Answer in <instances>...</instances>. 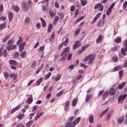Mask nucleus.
Instances as JSON below:
<instances>
[{"label": "nucleus", "mask_w": 127, "mask_h": 127, "mask_svg": "<svg viewBox=\"0 0 127 127\" xmlns=\"http://www.w3.org/2000/svg\"><path fill=\"white\" fill-rule=\"evenodd\" d=\"M96 57V55L95 54H90L87 56L84 60L83 62H86L88 60H89L88 62V64H92L94 62V60H95V58Z\"/></svg>", "instance_id": "obj_1"}, {"label": "nucleus", "mask_w": 127, "mask_h": 127, "mask_svg": "<svg viewBox=\"0 0 127 127\" xmlns=\"http://www.w3.org/2000/svg\"><path fill=\"white\" fill-rule=\"evenodd\" d=\"M127 40L125 42V47L122 48L121 53L123 56H127Z\"/></svg>", "instance_id": "obj_2"}, {"label": "nucleus", "mask_w": 127, "mask_h": 127, "mask_svg": "<svg viewBox=\"0 0 127 127\" xmlns=\"http://www.w3.org/2000/svg\"><path fill=\"white\" fill-rule=\"evenodd\" d=\"M115 4L116 3L115 2H113L111 5L110 6V7L108 8V10L106 12V15H110L111 13H112V10L113 8H114V6H115Z\"/></svg>", "instance_id": "obj_3"}, {"label": "nucleus", "mask_w": 127, "mask_h": 127, "mask_svg": "<svg viewBox=\"0 0 127 127\" xmlns=\"http://www.w3.org/2000/svg\"><path fill=\"white\" fill-rule=\"evenodd\" d=\"M22 8L25 12H26L28 9V6L24 1H23L22 3Z\"/></svg>", "instance_id": "obj_4"}, {"label": "nucleus", "mask_w": 127, "mask_h": 127, "mask_svg": "<svg viewBox=\"0 0 127 127\" xmlns=\"http://www.w3.org/2000/svg\"><path fill=\"white\" fill-rule=\"evenodd\" d=\"M82 45V43L80 42V41H77L73 45V49H77L78 47H80V46Z\"/></svg>", "instance_id": "obj_5"}, {"label": "nucleus", "mask_w": 127, "mask_h": 127, "mask_svg": "<svg viewBox=\"0 0 127 127\" xmlns=\"http://www.w3.org/2000/svg\"><path fill=\"white\" fill-rule=\"evenodd\" d=\"M126 84H127V82H123V83L119 84L118 87L116 88V89H119V90H123L125 86H126Z\"/></svg>", "instance_id": "obj_6"}, {"label": "nucleus", "mask_w": 127, "mask_h": 127, "mask_svg": "<svg viewBox=\"0 0 127 127\" xmlns=\"http://www.w3.org/2000/svg\"><path fill=\"white\" fill-rule=\"evenodd\" d=\"M25 42L21 43L19 45V52H22L23 50H24V47L25 46Z\"/></svg>", "instance_id": "obj_7"}, {"label": "nucleus", "mask_w": 127, "mask_h": 127, "mask_svg": "<svg viewBox=\"0 0 127 127\" xmlns=\"http://www.w3.org/2000/svg\"><path fill=\"white\" fill-rule=\"evenodd\" d=\"M101 13H97L96 16L94 17L92 22L91 23V24H94V23H95V22L97 21V20L98 19V18H100V16H101Z\"/></svg>", "instance_id": "obj_8"}, {"label": "nucleus", "mask_w": 127, "mask_h": 127, "mask_svg": "<svg viewBox=\"0 0 127 127\" xmlns=\"http://www.w3.org/2000/svg\"><path fill=\"white\" fill-rule=\"evenodd\" d=\"M109 94L110 96H114L116 94V89H114L113 87H111L109 90Z\"/></svg>", "instance_id": "obj_9"}, {"label": "nucleus", "mask_w": 127, "mask_h": 127, "mask_svg": "<svg viewBox=\"0 0 127 127\" xmlns=\"http://www.w3.org/2000/svg\"><path fill=\"white\" fill-rule=\"evenodd\" d=\"M127 97V94H124V95H121L118 97V102H122V101L125 100Z\"/></svg>", "instance_id": "obj_10"}, {"label": "nucleus", "mask_w": 127, "mask_h": 127, "mask_svg": "<svg viewBox=\"0 0 127 127\" xmlns=\"http://www.w3.org/2000/svg\"><path fill=\"white\" fill-rule=\"evenodd\" d=\"M69 106H70V101H67L64 103V111H67L68 108H69Z\"/></svg>", "instance_id": "obj_11"}, {"label": "nucleus", "mask_w": 127, "mask_h": 127, "mask_svg": "<svg viewBox=\"0 0 127 127\" xmlns=\"http://www.w3.org/2000/svg\"><path fill=\"white\" fill-rule=\"evenodd\" d=\"M6 49L8 50H13V49H16V45H12L8 46L6 48Z\"/></svg>", "instance_id": "obj_12"}, {"label": "nucleus", "mask_w": 127, "mask_h": 127, "mask_svg": "<svg viewBox=\"0 0 127 127\" xmlns=\"http://www.w3.org/2000/svg\"><path fill=\"white\" fill-rule=\"evenodd\" d=\"M8 15L9 20L10 22L12 20V19L13 18V13H12V12H8Z\"/></svg>", "instance_id": "obj_13"}, {"label": "nucleus", "mask_w": 127, "mask_h": 127, "mask_svg": "<svg viewBox=\"0 0 127 127\" xmlns=\"http://www.w3.org/2000/svg\"><path fill=\"white\" fill-rule=\"evenodd\" d=\"M68 52H69V47H67L65 48L64 51H63V52L61 54L62 56H63V55H64V54H66V55H67V54H68Z\"/></svg>", "instance_id": "obj_14"}, {"label": "nucleus", "mask_w": 127, "mask_h": 127, "mask_svg": "<svg viewBox=\"0 0 127 127\" xmlns=\"http://www.w3.org/2000/svg\"><path fill=\"white\" fill-rule=\"evenodd\" d=\"M19 107H20V105H18L17 107H15L14 108L12 109L11 111H10V114H13L15 112H16V111H17V110L19 109Z\"/></svg>", "instance_id": "obj_15"}, {"label": "nucleus", "mask_w": 127, "mask_h": 127, "mask_svg": "<svg viewBox=\"0 0 127 127\" xmlns=\"http://www.w3.org/2000/svg\"><path fill=\"white\" fill-rule=\"evenodd\" d=\"M109 91H106L104 93H103L102 95V99L103 100H106L107 98L109 96Z\"/></svg>", "instance_id": "obj_16"}, {"label": "nucleus", "mask_w": 127, "mask_h": 127, "mask_svg": "<svg viewBox=\"0 0 127 127\" xmlns=\"http://www.w3.org/2000/svg\"><path fill=\"white\" fill-rule=\"evenodd\" d=\"M9 37H10V35H7L2 39V42L3 43H4V42H6V41H7V40L8 39V38H9Z\"/></svg>", "instance_id": "obj_17"}, {"label": "nucleus", "mask_w": 127, "mask_h": 127, "mask_svg": "<svg viewBox=\"0 0 127 127\" xmlns=\"http://www.w3.org/2000/svg\"><path fill=\"white\" fill-rule=\"evenodd\" d=\"M40 20L42 22V27H46L47 24H46V21H45V20H44L42 18H41Z\"/></svg>", "instance_id": "obj_18"}, {"label": "nucleus", "mask_w": 127, "mask_h": 127, "mask_svg": "<svg viewBox=\"0 0 127 127\" xmlns=\"http://www.w3.org/2000/svg\"><path fill=\"white\" fill-rule=\"evenodd\" d=\"M103 39V36L102 35H99V37L97 38L96 40V43L98 44L102 41V40Z\"/></svg>", "instance_id": "obj_19"}, {"label": "nucleus", "mask_w": 127, "mask_h": 127, "mask_svg": "<svg viewBox=\"0 0 127 127\" xmlns=\"http://www.w3.org/2000/svg\"><path fill=\"white\" fill-rule=\"evenodd\" d=\"M117 121L118 124H123L124 121H125V118H124V116H122V117L118 118Z\"/></svg>", "instance_id": "obj_20"}, {"label": "nucleus", "mask_w": 127, "mask_h": 127, "mask_svg": "<svg viewBox=\"0 0 127 127\" xmlns=\"http://www.w3.org/2000/svg\"><path fill=\"white\" fill-rule=\"evenodd\" d=\"M42 115H43V113L42 112L38 113L37 114V116L35 117V120L37 121V120H38Z\"/></svg>", "instance_id": "obj_21"}, {"label": "nucleus", "mask_w": 127, "mask_h": 127, "mask_svg": "<svg viewBox=\"0 0 127 127\" xmlns=\"http://www.w3.org/2000/svg\"><path fill=\"white\" fill-rule=\"evenodd\" d=\"M52 29H53V25L52 24H50L48 28V32L50 33V32L52 31Z\"/></svg>", "instance_id": "obj_22"}, {"label": "nucleus", "mask_w": 127, "mask_h": 127, "mask_svg": "<svg viewBox=\"0 0 127 127\" xmlns=\"http://www.w3.org/2000/svg\"><path fill=\"white\" fill-rule=\"evenodd\" d=\"M91 97H92V95L91 94H87L85 98V102L86 103H88V102H89L90 99H91Z\"/></svg>", "instance_id": "obj_23"}, {"label": "nucleus", "mask_w": 127, "mask_h": 127, "mask_svg": "<svg viewBox=\"0 0 127 127\" xmlns=\"http://www.w3.org/2000/svg\"><path fill=\"white\" fill-rule=\"evenodd\" d=\"M76 105H77V99L74 98L72 100V101L71 102V106L72 107H75V106H76Z\"/></svg>", "instance_id": "obj_24"}, {"label": "nucleus", "mask_w": 127, "mask_h": 127, "mask_svg": "<svg viewBox=\"0 0 127 127\" xmlns=\"http://www.w3.org/2000/svg\"><path fill=\"white\" fill-rule=\"evenodd\" d=\"M89 122L90 124H92V123L94 122V116L90 115L89 116Z\"/></svg>", "instance_id": "obj_25"}, {"label": "nucleus", "mask_w": 127, "mask_h": 127, "mask_svg": "<svg viewBox=\"0 0 127 127\" xmlns=\"http://www.w3.org/2000/svg\"><path fill=\"white\" fill-rule=\"evenodd\" d=\"M113 111H110L108 113V114L107 116L106 119L108 121H109V120H110V119H111V117L112 116V115H113Z\"/></svg>", "instance_id": "obj_26"}, {"label": "nucleus", "mask_w": 127, "mask_h": 127, "mask_svg": "<svg viewBox=\"0 0 127 127\" xmlns=\"http://www.w3.org/2000/svg\"><path fill=\"white\" fill-rule=\"evenodd\" d=\"M30 22V18H29V17H27L24 21V24H25V25H27V24H28V23H29Z\"/></svg>", "instance_id": "obj_27"}, {"label": "nucleus", "mask_w": 127, "mask_h": 127, "mask_svg": "<svg viewBox=\"0 0 127 127\" xmlns=\"http://www.w3.org/2000/svg\"><path fill=\"white\" fill-rule=\"evenodd\" d=\"M84 18H85V17H84V16H82V17H80L78 19L76 20L74 22V24H77V23L80 22V21H81V20H83V19H84Z\"/></svg>", "instance_id": "obj_28"}, {"label": "nucleus", "mask_w": 127, "mask_h": 127, "mask_svg": "<svg viewBox=\"0 0 127 127\" xmlns=\"http://www.w3.org/2000/svg\"><path fill=\"white\" fill-rule=\"evenodd\" d=\"M122 69V66L118 65L117 66H116L114 69H113V72H116V71H119V70H121Z\"/></svg>", "instance_id": "obj_29"}, {"label": "nucleus", "mask_w": 127, "mask_h": 127, "mask_svg": "<svg viewBox=\"0 0 127 127\" xmlns=\"http://www.w3.org/2000/svg\"><path fill=\"white\" fill-rule=\"evenodd\" d=\"M49 13L51 17H54L56 15V14L53 10H50Z\"/></svg>", "instance_id": "obj_30"}, {"label": "nucleus", "mask_w": 127, "mask_h": 127, "mask_svg": "<svg viewBox=\"0 0 127 127\" xmlns=\"http://www.w3.org/2000/svg\"><path fill=\"white\" fill-rule=\"evenodd\" d=\"M68 42H69V38H67L63 42L64 46H67L68 45Z\"/></svg>", "instance_id": "obj_31"}, {"label": "nucleus", "mask_w": 127, "mask_h": 127, "mask_svg": "<svg viewBox=\"0 0 127 127\" xmlns=\"http://www.w3.org/2000/svg\"><path fill=\"white\" fill-rule=\"evenodd\" d=\"M13 8L14 10L16 11V12H18V11H19V8L17 5L13 6Z\"/></svg>", "instance_id": "obj_32"}, {"label": "nucleus", "mask_w": 127, "mask_h": 127, "mask_svg": "<svg viewBox=\"0 0 127 127\" xmlns=\"http://www.w3.org/2000/svg\"><path fill=\"white\" fill-rule=\"evenodd\" d=\"M20 56L22 58H25V57H26V52L23 51L20 54Z\"/></svg>", "instance_id": "obj_33"}, {"label": "nucleus", "mask_w": 127, "mask_h": 127, "mask_svg": "<svg viewBox=\"0 0 127 127\" xmlns=\"http://www.w3.org/2000/svg\"><path fill=\"white\" fill-rule=\"evenodd\" d=\"M17 118L19 120H22L23 118H24V114H20L17 116Z\"/></svg>", "instance_id": "obj_34"}, {"label": "nucleus", "mask_w": 127, "mask_h": 127, "mask_svg": "<svg viewBox=\"0 0 127 127\" xmlns=\"http://www.w3.org/2000/svg\"><path fill=\"white\" fill-rule=\"evenodd\" d=\"M55 37V33L54 32L52 33L51 37L49 39L50 41H52L54 39V37Z\"/></svg>", "instance_id": "obj_35"}, {"label": "nucleus", "mask_w": 127, "mask_h": 127, "mask_svg": "<svg viewBox=\"0 0 127 127\" xmlns=\"http://www.w3.org/2000/svg\"><path fill=\"white\" fill-rule=\"evenodd\" d=\"M10 77L13 78V80H15L17 77V75L15 74H11Z\"/></svg>", "instance_id": "obj_36"}, {"label": "nucleus", "mask_w": 127, "mask_h": 127, "mask_svg": "<svg viewBox=\"0 0 127 127\" xmlns=\"http://www.w3.org/2000/svg\"><path fill=\"white\" fill-rule=\"evenodd\" d=\"M66 58H67V55L65 54L64 56H63L60 59V61H65L66 60Z\"/></svg>", "instance_id": "obj_37"}, {"label": "nucleus", "mask_w": 127, "mask_h": 127, "mask_svg": "<svg viewBox=\"0 0 127 127\" xmlns=\"http://www.w3.org/2000/svg\"><path fill=\"white\" fill-rule=\"evenodd\" d=\"M115 42H116V43H121V42H122V38H118L116 39L115 40Z\"/></svg>", "instance_id": "obj_38"}, {"label": "nucleus", "mask_w": 127, "mask_h": 127, "mask_svg": "<svg viewBox=\"0 0 127 127\" xmlns=\"http://www.w3.org/2000/svg\"><path fill=\"white\" fill-rule=\"evenodd\" d=\"M22 41H23L22 37H19V40H18V41L17 42V46L19 45L20 44V43H21V42Z\"/></svg>", "instance_id": "obj_39"}, {"label": "nucleus", "mask_w": 127, "mask_h": 127, "mask_svg": "<svg viewBox=\"0 0 127 127\" xmlns=\"http://www.w3.org/2000/svg\"><path fill=\"white\" fill-rule=\"evenodd\" d=\"M2 54L3 55V57H7V52L6 51V49L4 50Z\"/></svg>", "instance_id": "obj_40"}, {"label": "nucleus", "mask_w": 127, "mask_h": 127, "mask_svg": "<svg viewBox=\"0 0 127 127\" xmlns=\"http://www.w3.org/2000/svg\"><path fill=\"white\" fill-rule=\"evenodd\" d=\"M61 74H58V75L57 76V78L55 79V82H57V81H59V80H60L61 79Z\"/></svg>", "instance_id": "obj_41"}, {"label": "nucleus", "mask_w": 127, "mask_h": 127, "mask_svg": "<svg viewBox=\"0 0 127 127\" xmlns=\"http://www.w3.org/2000/svg\"><path fill=\"white\" fill-rule=\"evenodd\" d=\"M119 78L122 79L123 78V75H124V71L123 70H120L119 72Z\"/></svg>", "instance_id": "obj_42"}, {"label": "nucleus", "mask_w": 127, "mask_h": 127, "mask_svg": "<svg viewBox=\"0 0 127 127\" xmlns=\"http://www.w3.org/2000/svg\"><path fill=\"white\" fill-rule=\"evenodd\" d=\"M9 63L10 65H15L16 64V61L15 60H10Z\"/></svg>", "instance_id": "obj_43"}, {"label": "nucleus", "mask_w": 127, "mask_h": 127, "mask_svg": "<svg viewBox=\"0 0 127 127\" xmlns=\"http://www.w3.org/2000/svg\"><path fill=\"white\" fill-rule=\"evenodd\" d=\"M113 60L114 62H118V61H119V58H118L117 56H115L113 58Z\"/></svg>", "instance_id": "obj_44"}, {"label": "nucleus", "mask_w": 127, "mask_h": 127, "mask_svg": "<svg viewBox=\"0 0 127 127\" xmlns=\"http://www.w3.org/2000/svg\"><path fill=\"white\" fill-rule=\"evenodd\" d=\"M50 76H51V72H49V74H47L46 76L45 77L44 79L47 80L50 78Z\"/></svg>", "instance_id": "obj_45"}, {"label": "nucleus", "mask_w": 127, "mask_h": 127, "mask_svg": "<svg viewBox=\"0 0 127 127\" xmlns=\"http://www.w3.org/2000/svg\"><path fill=\"white\" fill-rule=\"evenodd\" d=\"M3 74L5 79H6V80H7V79H8V76H9V74L6 72H4Z\"/></svg>", "instance_id": "obj_46"}, {"label": "nucleus", "mask_w": 127, "mask_h": 127, "mask_svg": "<svg viewBox=\"0 0 127 127\" xmlns=\"http://www.w3.org/2000/svg\"><path fill=\"white\" fill-rule=\"evenodd\" d=\"M14 42V41H13V40H12L8 41L7 42L8 46L12 45V44H13Z\"/></svg>", "instance_id": "obj_47"}, {"label": "nucleus", "mask_w": 127, "mask_h": 127, "mask_svg": "<svg viewBox=\"0 0 127 127\" xmlns=\"http://www.w3.org/2000/svg\"><path fill=\"white\" fill-rule=\"evenodd\" d=\"M32 124H33V122L32 121H29L27 124L26 127H30L32 125Z\"/></svg>", "instance_id": "obj_48"}, {"label": "nucleus", "mask_w": 127, "mask_h": 127, "mask_svg": "<svg viewBox=\"0 0 127 127\" xmlns=\"http://www.w3.org/2000/svg\"><path fill=\"white\" fill-rule=\"evenodd\" d=\"M33 101V98H30L27 99V103L28 104H31L32 102Z\"/></svg>", "instance_id": "obj_49"}, {"label": "nucleus", "mask_w": 127, "mask_h": 127, "mask_svg": "<svg viewBox=\"0 0 127 127\" xmlns=\"http://www.w3.org/2000/svg\"><path fill=\"white\" fill-rule=\"evenodd\" d=\"M101 3H98L96 5H95L94 6V9H97V8H100V7L101 5Z\"/></svg>", "instance_id": "obj_50"}, {"label": "nucleus", "mask_w": 127, "mask_h": 127, "mask_svg": "<svg viewBox=\"0 0 127 127\" xmlns=\"http://www.w3.org/2000/svg\"><path fill=\"white\" fill-rule=\"evenodd\" d=\"M43 80V79L42 78L38 80V81H37V86H39V85H40V83H41V82H42Z\"/></svg>", "instance_id": "obj_51"}, {"label": "nucleus", "mask_w": 127, "mask_h": 127, "mask_svg": "<svg viewBox=\"0 0 127 127\" xmlns=\"http://www.w3.org/2000/svg\"><path fill=\"white\" fill-rule=\"evenodd\" d=\"M5 26V25H4V23L0 24V31L2 30V29H4Z\"/></svg>", "instance_id": "obj_52"}, {"label": "nucleus", "mask_w": 127, "mask_h": 127, "mask_svg": "<svg viewBox=\"0 0 127 127\" xmlns=\"http://www.w3.org/2000/svg\"><path fill=\"white\" fill-rule=\"evenodd\" d=\"M81 4L82 6H84L85 4H87V1L86 0H81Z\"/></svg>", "instance_id": "obj_53"}, {"label": "nucleus", "mask_w": 127, "mask_h": 127, "mask_svg": "<svg viewBox=\"0 0 127 127\" xmlns=\"http://www.w3.org/2000/svg\"><path fill=\"white\" fill-rule=\"evenodd\" d=\"M127 1H125L124 2V3H123V9H126V8H127Z\"/></svg>", "instance_id": "obj_54"}, {"label": "nucleus", "mask_w": 127, "mask_h": 127, "mask_svg": "<svg viewBox=\"0 0 127 127\" xmlns=\"http://www.w3.org/2000/svg\"><path fill=\"white\" fill-rule=\"evenodd\" d=\"M80 67H83L84 69H87V68H88V66L86 65L85 64H80Z\"/></svg>", "instance_id": "obj_55"}, {"label": "nucleus", "mask_w": 127, "mask_h": 127, "mask_svg": "<svg viewBox=\"0 0 127 127\" xmlns=\"http://www.w3.org/2000/svg\"><path fill=\"white\" fill-rule=\"evenodd\" d=\"M0 20H2L3 21H5V20H6V17H5V16H1L0 17Z\"/></svg>", "instance_id": "obj_56"}, {"label": "nucleus", "mask_w": 127, "mask_h": 127, "mask_svg": "<svg viewBox=\"0 0 127 127\" xmlns=\"http://www.w3.org/2000/svg\"><path fill=\"white\" fill-rule=\"evenodd\" d=\"M59 20V16H56L55 18L54 21H55L56 23H57Z\"/></svg>", "instance_id": "obj_57"}, {"label": "nucleus", "mask_w": 127, "mask_h": 127, "mask_svg": "<svg viewBox=\"0 0 127 127\" xmlns=\"http://www.w3.org/2000/svg\"><path fill=\"white\" fill-rule=\"evenodd\" d=\"M63 93H64V90H62L57 94V96H58V97H60V96L62 95Z\"/></svg>", "instance_id": "obj_58"}, {"label": "nucleus", "mask_w": 127, "mask_h": 127, "mask_svg": "<svg viewBox=\"0 0 127 127\" xmlns=\"http://www.w3.org/2000/svg\"><path fill=\"white\" fill-rule=\"evenodd\" d=\"M35 66H36V62H33L32 64L31 65V67L32 68H34V67H35Z\"/></svg>", "instance_id": "obj_59"}, {"label": "nucleus", "mask_w": 127, "mask_h": 127, "mask_svg": "<svg viewBox=\"0 0 127 127\" xmlns=\"http://www.w3.org/2000/svg\"><path fill=\"white\" fill-rule=\"evenodd\" d=\"M3 11V5L0 4V12Z\"/></svg>", "instance_id": "obj_60"}, {"label": "nucleus", "mask_w": 127, "mask_h": 127, "mask_svg": "<svg viewBox=\"0 0 127 127\" xmlns=\"http://www.w3.org/2000/svg\"><path fill=\"white\" fill-rule=\"evenodd\" d=\"M41 27V25H40V23H38L36 25V28L37 29H40Z\"/></svg>", "instance_id": "obj_61"}, {"label": "nucleus", "mask_w": 127, "mask_h": 127, "mask_svg": "<svg viewBox=\"0 0 127 127\" xmlns=\"http://www.w3.org/2000/svg\"><path fill=\"white\" fill-rule=\"evenodd\" d=\"M70 11H75V6L72 5L70 7Z\"/></svg>", "instance_id": "obj_62"}, {"label": "nucleus", "mask_w": 127, "mask_h": 127, "mask_svg": "<svg viewBox=\"0 0 127 127\" xmlns=\"http://www.w3.org/2000/svg\"><path fill=\"white\" fill-rule=\"evenodd\" d=\"M111 50L112 51H117L118 50V47H114L111 49Z\"/></svg>", "instance_id": "obj_63"}, {"label": "nucleus", "mask_w": 127, "mask_h": 127, "mask_svg": "<svg viewBox=\"0 0 127 127\" xmlns=\"http://www.w3.org/2000/svg\"><path fill=\"white\" fill-rule=\"evenodd\" d=\"M65 127H72V124L69 123H67Z\"/></svg>", "instance_id": "obj_64"}]
</instances>
